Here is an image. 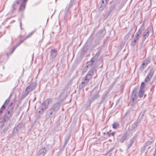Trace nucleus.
Returning <instances> with one entry per match:
<instances>
[{
  "mask_svg": "<svg viewBox=\"0 0 156 156\" xmlns=\"http://www.w3.org/2000/svg\"><path fill=\"white\" fill-rule=\"evenodd\" d=\"M142 32V29L141 28H140L137 32H136L139 34H140Z\"/></svg>",
  "mask_w": 156,
  "mask_h": 156,
  "instance_id": "obj_52",
  "label": "nucleus"
},
{
  "mask_svg": "<svg viewBox=\"0 0 156 156\" xmlns=\"http://www.w3.org/2000/svg\"><path fill=\"white\" fill-rule=\"evenodd\" d=\"M94 67H93L88 72L85 76L83 78V81L79 85V90H81L88 83L94 74Z\"/></svg>",
  "mask_w": 156,
  "mask_h": 156,
  "instance_id": "obj_2",
  "label": "nucleus"
},
{
  "mask_svg": "<svg viewBox=\"0 0 156 156\" xmlns=\"http://www.w3.org/2000/svg\"><path fill=\"white\" fill-rule=\"evenodd\" d=\"M137 89L138 88L137 87H135L131 92L130 95V99L133 101H135L137 98Z\"/></svg>",
  "mask_w": 156,
  "mask_h": 156,
  "instance_id": "obj_9",
  "label": "nucleus"
},
{
  "mask_svg": "<svg viewBox=\"0 0 156 156\" xmlns=\"http://www.w3.org/2000/svg\"><path fill=\"white\" fill-rule=\"evenodd\" d=\"M106 4H106V2H105V4H104V5L101 4V6L99 8V10L101 11H102V10H103L105 7Z\"/></svg>",
  "mask_w": 156,
  "mask_h": 156,
  "instance_id": "obj_39",
  "label": "nucleus"
},
{
  "mask_svg": "<svg viewBox=\"0 0 156 156\" xmlns=\"http://www.w3.org/2000/svg\"><path fill=\"white\" fill-rule=\"evenodd\" d=\"M99 85H97L91 91V95L90 96L88 99L87 104L88 106H90L91 103L95 100L99 98L100 95L99 93L100 89L98 90Z\"/></svg>",
  "mask_w": 156,
  "mask_h": 156,
  "instance_id": "obj_1",
  "label": "nucleus"
},
{
  "mask_svg": "<svg viewBox=\"0 0 156 156\" xmlns=\"http://www.w3.org/2000/svg\"><path fill=\"white\" fill-rule=\"evenodd\" d=\"M88 47V44L87 42L81 49V54L83 55L87 52L89 49Z\"/></svg>",
  "mask_w": 156,
  "mask_h": 156,
  "instance_id": "obj_14",
  "label": "nucleus"
},
{
  "mask_svg": "<svg viewBox=\"0 0 156 156\" xmlns=\"http://www.w3.org/2000/svg\"><path fill=\"white\" fill-rule=\"evenodd\" d=\"M37 84L35 82H32V83L30 84L29 85L30 87H31V88L33 90H34Z\"/></svg>",
  "mask_w": 156,
  "mask_h": 156,
  "instance_id": "obj_33",
  "label": "nucleus"
},
{
  "mask_svg": "<svg viewBox=\"0 0 156 156\" xmlns=\"http://www.w3.org/2000/svg\"><path fill=\"white\" fill-rule=\"evenodd\" d=\"M131 108L134 111H137L138 109V104L137 105L133 106H131Z\"/></svg>",
  "mask_w": 156,
  "mask_h": 156,
  "instance_id": "obj_40",
  "label": "nucleus"
},
{
  "mask_svg": "<svg viewBox=\"0 0 156 156\" xmlns=\"http://www.w3.org/2000/svg\"><path fill=\"white\" fill-rule=\"evenodd\" d=\"M153 141H147L145 144V145L146 146H149L150 145H151L153 143Z\"/></svg>",
  "mask_w": 156,
  "mask_h": 156,
  "instance_id": "obj_44",
  "label": "nucleus"
},
{
  "mask_svg": "<svg viewBox=\"0 0 156 156\" xmlns=\"http://www.w3.org/2000/svg\"><path fill=\"white\" fill-rule=\"evenodd\" d=\"M100 55V52L98 51L93 57H94V59L95 60H97V57L99 56Z\"/></svg>",
  "mask_w": 156,
  "mask_h": 156,
  "instance_id": "obj_41",
  "label": "nucleus"
},
{
  "mask_svg": "<svg viewBox=\"0 0 156 156\" xmlns=\"http://www.w3.org/2000/svg\"><path fill=\"white\" fill-rule=\"evenodd\" d=\"M101 4H105V3L104 1L103 0H102V3Z\"/></svg>",
  "mask_w": 156,
  "mask_h": 156,
  "instance_id": "obj_59",
  "label": "nucleus"
},
{
  "mask_svg": "<svg viewBox=\"0 0 156 156\" xmlns=\"http://www.w3.org/2000/svg\"><path fill=\"white\" fill-rule=\"evenodd\" d=\"M33 90L31 88V87H30L29 85H28L26 87L25 92L27 93V94H28Z\"/></svg>",
  "mask_w": 156,
  "mask_h": 156,
  "instance_id": "obj_30",
  "label": "nucleus"
},
{
  "mask_svg": "<svg viewBox=\"0 0 156 156\" xmlns=\"http://www.w3.org/2000/svg\"><path fill=\"white\" fill-rule=\"evenodd\" d=\"M140 35V34H139L138 33H136L135 35V37L134 38H136V39H138V40H139V37L141 36Z\"/></svg>",
  "mask_w": 156,
  "mask_h": 156,
  "instance_id": "obj_47",
  "label": "nucleus"
},
{
  "mask_svg": "<svg viewBox=\"0 0 156 156\" xmlns=\"http://www.w3.org/2000/svg\"><path fill=\"white\" fill-rule=\"evenodd\" d=\"M20 28L21 29H22V23H21V20H20Z\"/></svg>",
  "mask_w": 156,
  "mask_h": 156,
  "instance_id": "obj_58",
  "label": "nucleus"
},
{
  "mask_svg": "<svg viewBox=\"0 0 156 156\" xmlns=\"http://www.w3.org/2000/svg\"><path fill=\"white\" fill-rule=\"evenodd\" d=\"M110 154L109 153H108V151H107L106 153V154L107 155L108 154Z\"/></svg>",
  "mask_w": 156,
  "mask_h": 156,
  "instance_id": "obj_63",
  "label": "nucleus"
},
{
  "mask_svg": "<svg viewBox=\"0 0 156 156\" xmlns=\"http://www.w3.org/2000/svg\"><path fill=\"white\" fill-rule=\"evenodd\" d=\"M52 100L50 98L44 101L42 104L37 108L36 112L40 115L48 107V105L51 103Z\"/></svg>",
  "mask_w": 156,
  "mask_h": 156,
  "instance_id": "obj_3",
  "label": "nucleus"
},
{
  "mask_svg": "<svg viewBox=\"0 0 156 156\" xmlns=\"http://www.w3.org/2000/svg\"><path fill=\"white\" fill-rule=\"evenodd\" d=\"M36 31V30H33L32 31L30 32V33L29 34L27 35L26 37L25 38V39H27L30 37Z\"/></svg>",
  "mask_w": 156,
  "mask_h": 156,
  "instance_id": "obj_36",
  "label": "nucleus"
},
{
  "mask_svg": "<svg viewBox=\"0 0 156 156\" xmlns=\"http://www.w3.org/2000/svg\"><path fill=\"white\" fill-rule=\"evenodd\" d=\"M133 30V29H131L129 31L126 35L124 39L126 40H127L130 36V33Z\"/></svg>",
  "mask_w": 156,
  "mask_h": 156,
  "instance_id": "obj_29",
  "label": "nucleus"
},
{
  "mask_svg": "<svg viewBox=\"0 0 156 156\" xmlns=\"http://www.w3.org/2000/svg\"><path fill=\"white\" fill-rule=\"evenodd\" d=\"M96 60L94 59V57H92L90 60L86 63V66L85 68H84L83 70L85 69L87 70L89 68L91 67L94 64Z\"/></svg>",
  "mask_w": 156,
  "mask_h": 156,
  "instance_id": "obj_11",
  "label": "nucleus"
},
{
  "mask_svg": "<svg viewBox=\"0 0 156 156\" xmlns=\"http://www.w3.org/2000/svg\"><path fill=\"white\" fill-rule=\"evenodd\" d=\"M136 134L135 135L131 138L134 140H135L137 138L138 136V133Z\"/></svg>",
  "mask_w": 156,
  "mask_h": 156,
  "instance_id": "obj_50",
  "label": "nucleus"
},
{
  "mask_svg": "<svg viewBox=\"0 0 156 156\" xmlns=\"http://www.w3.org/2000/svg\"><path fill=\"white\" fill-rule=\"evenodd\" d=\"M46 152V149L45 147H43L39 151L37 156H44Z\"/></svg>",
  "mask_w": 156,
  "mask_h": 156,
  "instance_id": "obj_19",
  "label": "nucleus"
},
{
  "mask_svg": "<svg viewBox=\"0 0 156 156\" xmlns=\"http://www.w3.org/2000/svg\"><path fill=\"white\" fill-rule=\"evenodd\" d=\"M12 95L11 94L10 95L9 97L5 101L4 104L2 105L0 109V115H1L3 112V110H4L6 107L8 105L10 101V98Z\"/></svg>",
  "mask_w": 156,
  "mask_h": 156,
  "instance_id": "obj_10",
  "label": "nucleus"
},
{
  "mask_svg": "<svg viewBox=\"0 0 156 156\" xmlns=\"http://www.w3.org/2000/svg\"><path fill=\"white\" fill-rule=\"evenodd\" d=\"M119 126V124L117 122L114 123L112 125V127L113 129H117Z\"/></svg>",
  "mask_w": 156,
  "mask_h": 156,
  "instance_id": "obj_38",
  "label": "nucleus"
},
{
  "mask_svg": "<svg viewBox=\"0 0 156 156\" xmlns=\"http://www.w3.org/2000/svg\"><path fill=\"white\" fill-rule=\"evenodd\" d=\"M47 113L48 114V116L50 119L52 118L55 115L56 113V112L54 111H53L51 108L48 110Z\"/></svg>",
  "mask_w": 156,
  "mask_h": 156,
  "instance_id": "obj_16",
  "label": "nucleus"
},
{
  "mask_svg": "<svg viewBox=\"0 0 156 156\" xmlns=\"http://www.w3.org/2000/svg\"><path fill=\"white\" fill-rule=\"evenodd\" d=\"M26 5L25 4H23L21 3L20 5V8L19 9V11H23L25 8Z\"/></svg>",
  "mask_w": 156,
  "mask_h": 156,
  "instance_id": "obj_28",
  "label": "nucleus"
},
{
  "mask_svg": "<svg viewBox=\"0 0 156 156\" xmlns=\"http://www.w3.org/2000/svg\"><path fill=\"white\" fill-rule=\"evenodd\" d=\"M11 115H9L7 114H5L4 118L3 119L0 121V123H1V126L2 127L4 125V123L8 121L10 119Z\"/></svg>",
  "mask_w": 156,
  "mask_h": 156,
  "instance_id": "obj_12",
  "label": "nucleus"
},
{
  "mask_svg": "<svg viewBox=\"0 0 156 156\" xmlns=\"http://www.w3.org/2000/svg\"><path fill=\"white\" fill-rule=\"evenodd\" d=\"M114 149V147L112 148L109 150L108 151V153H110V154H111V153Z\"/></svg>",
  "mask_w": 156,
  "mask_h": 156,
  "instance_id": "obj_55",
  "label": "nucleus"
},
{
  "mask_svg": "<svg viewBox=\"0 0 156 156\" xmlns=\"http://www.w3.org/2000/svg\"><path fill=\"white\" fill-rule=\"evenodd\" d=\"M23 126V123H19L12 130V136H14L16 133H17L18 131L21 130Z\"/></svg>",
  "mask_w": 156,
  "mask_h": 156,
  "instance_id": "obj_6",
  "label": "nucleus"
},
{
  "mask_svg": "<svg viewBox=\"0 0 156 156\" xmlns=\"http://www.w3.org/2000/svg\"><path fill=\"white\" fill-rule=\"evenodd\" d=\"M113 2H116V3H117V2L119 1V0H113Z\"/></svg>",
  "mask_w": 156,
  "mask_h": 156,
  "instance_id": "obj_60",
  "label": "nucleus"
},
{
  "mask_svg": "<svg viewBox=\"0 0 156 156\" xmlns=\"http://www.w3.org/2000/svg\"><path fill=\"white\" fill-rule=\"evenodd\" d=\"M154 71L155 70L154 68H152L151 69L150 72L147 75L145 79V82H148L150 81V79L154 75Z\"/></svg>",
  "mask_w": 156,
  "mask_h": 156,
  "instance_id": "obj_8",
  "label": "nucleus"
},
{
  "mask_svg": "<svg viewBox=\"0 0 156 156\" xmlns=\"http://www.w3.org/2000/svg\"><path fill=\"white\" fill-rule=\"evenodd\" d=\"M28 94H27V93L25 91L24 94H23L22 95L21 97V99L23 100L24 99Z\"/></svg>",
  "mask_w": 156,
  "mask_h": 156,
  "instance_id": "obj_45",
  "label": "nucleus"
},
{
  "mask_svg": "<svg viewBox=\"0 0 156 156\" xmlns=\"http://www.w3.org/2000/svg\"><path fill=\"white\" fill-rule=\"evenodd\" d=\"M28 0H22V1L21 3L25 4L26 5V3Z\"/></svg>",
  "mask_w": 156,
  "mask_h": 156,
  "instance_id": "obj_54",
  "label": "nucleus"
},
{
  "mask_svg": "<svg viewBox=\"0 0 156 156\" xmlns=\"http://www.w3.org/2000/svg\"><path fill=\"white\" fill-rule=\"evenodd\" d=\"M129 110H128L125 114V116H126V115H129Z\"/></svg>",
  "mask_w": 156,
  "mask_h": 156,
  "instance_id": "obj_57",
  "label": "nucleus"
},
{
  "mask_svg": "<svg viewBox=\"0 0 156 156\" xmlns=\"http://www.w3.org/2000/svg\"><path fill=\"white\" fill-rule=\"evenodd\" d=\"M109 93V91H105L104 94L102 95L101 96V100L102 102H103L107 96V95Z\"/></svg>",
  "mask_w": 156,
  "mask_h": 156,
  "instance_id": "obj_25",
  "label": "nucleus"
},
{
  "mask_svg": "<svg viewBox=\"0 0 156 156\" xmlns=\"http://www.w3.org/2000/svg\"><path fill=\"white\" fill-rule=\"evenodd\" d=\"M67 95L62 92L61 93L59 97V99L61 102L64 100L67 97Z\"/></svg>",
  "mask_w": 156,
  "mask_h": 156,
  "instance_id": "obj_21",
  "label": "nucleus"
},
{
  "mask_svg": "<svg viewBox=\"0 0 156 156\" xmlns=\"http://www.w3.org/2000/svg\"><path fill=\"white\" fill-rule=\"evenodd\" d=\"M131 101V106H135L137 105V103L135 102V101H133L131 100H130Z\"/></svg>",
  "mask_w": 156,
  "mask_h": 156,
  "instance_id": "obj_42",
  "label": "nucleus"
},
{
  "mask_svg": "<svg viewBox=\"0 0 156 156\" xmlns=\"http://www.w3.org/2000/svg\"><path fill=\"white\" fill-rule=\"evenodd\" d=\"M16 48V47H15L14 46H13L12 50L10 51L9 54L11 55L13 52Z\"/></svg>",
  "mask_w": 156,
  "mask_h": 156,
  "instance_id": "obj_48",
  "label": "nucleus"
},
{
  "mask_svg": "<svg viewBox=\"0 0 156 156\" xmlns=\"http://www.w3.org/2000/svg\"><path fill=\"white\" fill-rule=\"evenodd\" d=\"M103 102H101V101L100 102L98 103L100 105H101Z\"/></svg>",
  "mask_w": 156,
  "mask_h": 156,
  "instance_id": "obj_61",
  "label": "nucleus"
},
{
  "mask_svg": "<svg viewBox=\"0 0 156 156\" xmlns=\"http://www.w3.org/2000/svg\"><path fill=\"white\" fill-rule=\"evenodd\" d=\"M147 147V146H146V145H145L144 144V146L141 149V152H144Z\"/></svg>",
  "mask_w": 156,
  "mask_h": 156,
  "instance_id": "obj_51",
  "label": "nucleus"
},
{
  "mask_svg": "<svg viewBox=\"0 0 156 156\" xmlns=\"http://www.w3.org/2000/svg\"><path fill=\"white\" fill-rule=\"evenodd\" d=\"M145 111H144L143 112V113H140V119H143V116L144 115L145 113Z\"/></svg>",
  "mask_w": 156,
  "mask_h": 156,
  "instance_id": "obj_49",
  "label": "nucleus"
},
{
  "mask_svg": "<svg viewBox=\"0 0 156 156\" xmlns=\"http://www.w3.org/2000/svg\"><path fill=\"white\" fill-rule=\"evenodd\" d=\"M26 39H25V38H24L23 40H20V41L19 42H18V43H17V44L16 45V46H14L16 48L17 47L19 46Z\"/></svg>",
  "mask_w": 156,
  "mask_h": 156,
  "instance_id": "obj_43",
  "label": "nucleus"
},
{
  "mask_svg": "<svg viewBox=\"0 0 156 156\" xmlns=\"http://www.w3.org/2000/svg\"><path fill=\"white\" fill-rule=\"evenodd\" d=\"M145 87V84L144 82H142L141 83L140 85V90H144V88Z\"/></svg>",
  "mask_w": 156,
  "mask_h": 156,
  "instance_id": "obj_35",
  "label": "nucleus"
},
{
  "mask_svg": "<svg viewBox=\"0 0 156 156\" xmlns=\"http://www.w3.org/2000/svg\"><path fill=\"white\" fill-rule=\"evenodd\" d=\"M70 138V135H69L67 137H66L65 139V142L64 145L63 146V148L65 147L67 145L68 142Z\"/></svg>",
  "mask_w": 156,
  "mask_h": 156,
  "instance_id": "obj_27",
  "label": "nucleus"
},
{
  "mask_svg": "<svg viewBox=\"0 0 156 156\" xmlns=\"http://www.w3.org/2000/svg\"><path fill=\"white\" fill-rule=\"evenodd\" d=\"M138 40H138V39H136V38H134L130 42V44L131 46H134L136 44L138 43Z\"/></svg>",
  "mask_w": 156,
  "mask_h": 156,
  "instance_id": "obj_24",
  "label": "nucleus"
},
{
  "mask_svg": "<svg viewBox=\"0 0 156 156\" xmlns=\"http://www.w3.org/2000/svg\"><path fill=\"white\" fill-rule=\"evenodd\" d=\"M105 30V29H101L97 33L96 36L103 38L105 35V33L104 32Z\"/></svg>",
  "mask_w": 156,
  "mask_h": 156,
  "instance_id": "obj_17",
  "label": "nucleus"
},
{
  "mask_svg": "<svg viewBox=\"0 0 156 156\" xmlns=\"http://www.w3.org/2000/svg\"><path fill=\"white\" fill-rule=\"evenodd\" d=\"M13 104V103L12 102H11L10 103V104L9 105V106L8 107V108H9V109L11 108L12 107V109H13V107L12 106Z\"/></svg>",
  "mask_w": 156,
  "mask_h": 156,
  "instance_id": "obj_53",
  "label": "nucleus"
},
{
  "mask_svg": "<svg viewBox=\"0 0 156 156\" xmlns=\"http://www.w3.org/2000/svg\"><path fill=\"white\" fill-rule=\"evenodd\" d=\"M112 11L108 10V11H107L106 12V14L104 16V18L105 19L107 18L110 15L112 12Z\"/></svg>",
  "mask_w": 156,
  "mask_h": 156,
  "instance_id": "obj_34",
  "label": "nucleus"
},
{
  "mask_svg": "<svg viewBox=\"0 0 156 156\" xmlns=\"http://www.w3.org/2000/svg\"><path fill=\"white\" fill-rule=\"evenodd\" d=\"M102 39V38H101L100 37H97V36H96V38L95 40V44H92L90 45V46L92 49L95 47L97 45L99 44L100 43V41Z\"/></svg>",
  "mask_w": 156,
  "mask_h": 156,
  "instance_id": "obj_13",
  "label": "nucleus"
},
{
  "mask_svg": "<svg viewBox=\"0 0 156 156\" xmlns=\"http://www.w3.org/2000/svg\"><path fill=\"white\" fill-rule=\"evenodd\" d=\"M2 57H0V61L1 62H2Z\"/></svg>",
  "mask_w": 156,
  "mask_h": 156,
  "instance_id": "obj_62",
  "label": "nucleus"
},
{
  "mask_svg": "<svg viewBox=\"0 0 156 156\" xmlns=\"http://www.w3.org/2000/svg\"><path fill=\"white\" fill-rule=\"evenodd\" d=\"M61 103L59 102H57L53 104V106L51 108L55 111L56 113L59 110L61 105Z\"/></svg>",
  "mask_w": 156,
  "mask_h": 156,
  "instance_id": "obj_15",
  "label": "nucleus"
},
{
  "mask_svg": "<svg viewBox=\"0 0 156 156\" xmlns=\"http://www.w3.org/2000/svg\"><path fill=\"white\" fill-rule=\"evenodd\" d=\"M149 63V61L148 59H145L141 64L140 67L144 69L147 66L148 64Z\"/></svg>",
  "mask_w": 156,
  "mask_h": 156,
  "instance_id": "obj_22",
  "label": "nucleus"
},
{
  "mask_svg": "<svg viewBox=\"0 0 156 156\" xmlns=\"http://www.w3.org/2000/svg\"><path fill=\"white\" fill-rule=\"evenodd\" d=\"M21 0H16L12 5V8L13 9H15L17 6L20 3Z\"/></svg>",
  "mask_w": 156,
  "mask_h": 156,
  "instance_id": "obj_23",
  "label": "nucleus"
},
{
  "mask_svg": "<svg viewBox=\"0 0 156 156\" xmlns=\"http://www.w3.org/2000/svg\"><path fill=\"white\" fill-rule=\"evenodd\" d=\"M135 140L132 139H131L129 140L130 144L128 145L127 149H129L132 145Z\"/></svg>",
  "mask_w": 156,
  "mask_h": 156,
  "instance_id": "obj_32",
  "label": "nucleus"
},
{
  "mask_svg": "<svg viewBox=\"0 0 156 156\" xmlns=\"http://www.w3.org/2000/svg\"><path fill=\"white\" fill-rule=\"evenodd\" d=\"M50 58L52 59L54 58L56 56L57 52L55 49H52L50 51Z\"/></svg>",
  "mask_w": 156,
  "mask_h": 156,
  "instance_id": "obj_18",
  "label": "nucleus"
},
{
  "mask_svg": "<svg viewBox=\"0 0 156 156\" xmlns=\"http://www.w3.org/2000/svg\"><path fill=\"white\" fill-rule=\"evenodd\" d=\"M12 107L11 108L9 109V108H8V109L7 110V112L5 114L11 115V112H12Z\"/></svg>",
  "mask_w": 156,
  "mask_h": 156,
  "instance_id": "obj_37",
  "label": "nucleus"
},
{
  "mask_svg": "<svg viewBox=\"0 0 156 156\" xmlns=\"http://www.w3.org/2000/svg\"><path fill=\"white\" fill-rule=\"evenodd\" d=\"M137 126L138 125L137 124V122H135L131 125V126L130 128L131 130H134L137 127Z\"/></svg>",
  "mask_w": 156,
  "mask_h": 156,
  "instance_id": "obj_26",
  "label": "nucleus"
},
{
  "mask_svg": "<svg viewBox=\"0 0 156 156\" xmlns=\"http://www.w3.org/2000/svg\"><path fill=\"white\" fill-rule=\"evenodd\" d=\"M156 80V78L155 77H154L152 81L150 83V84H152Z\"/></svg>",
  "mask_w": 156,
  "mask_h": 156,
  "instance_id": "obj_56",
  "label": "nucleus"
},
{
  "mask_svg": "<svg viewBox=\"0 0 156 156\" xmlns=\"http://www.w3.org/2000/svg\"><path fill=\"white\" fill-rule=\"evenodd\" d=\"M76 1L75 0H70L69 3L68 4L66 8L65 11V18L69 14V9L73 5L76 3Z\"/></svg>",
  "mask_w": 156,
  "mask_h": 156,
  "instance_id": "obj_4",
  "label": "nucleus"
},
{
  "mask_svg": "<svg viewBox=\"0 0 156 156\" xmlns=\"http://www.w3.org/2000/svg\"><path fill=\"white\" fill-rule=\"evenodd\" d=\"M115 134V132H114L111 133H109V132H107V134L108 135L109 137H110L111 136H113Z\"/></svg>",
  "mask_w": 156,
  "mask_h": 156,
  "instance_id": "obj_46",
  "label": "nucleus"
},
{
  "mask_svg": "<svg viewBox=\"0 0 156 156\" xmlns=\"http://www.w3.org/2000/svg\"><path fill=\"white\" fill-rule=\"evenodd\" d=\"M117 5V3L115 2H112L111 3V5L109 7V10L112 12L115 9V6Z\"/></svg>",
  "mask_w": 156,
  "mask_h": 156,
  "instance_id": "obj_20",
  "label": "nucleus"
},
{
  "mask_svg": "<svg viewBox=\"0 0 156 156\" xmlns=\"http://www.w3.org/2000/svg\"><path fill=\"white\" fill-rule=\"evenodd\" d=\"M144 90H140L138 96L140 98H141L143 97L144 94Z\"/></svg>",
  "mask_w": 156,
  "mask_h": 156,
  "instance_id": "obj_31",
  "label": "nucleus"
},
{
  "mask_svg": "<svg viewBox=\"0 0 156 156\" xmlns=\"http://www.w3.org/2000/svg\"><path fill=\"white\" fill-rule=\"evenodd\" d=\"M106 4H107L108 2V1H109V0H106Z\"/></svg>",
  "mask_w": 156,
  "mask_h": 156,
  "instance_id": "obj_64",
  "label": "nucleus"
},
{
  "mask_svg": "<svg viewBox=\"0 0 156 156\" xmlns=\"http://www.w3.org/2000/svg\"><path fill=\"white\" fill-rule=\"evenodd\" d=\"M152 27L151 26H149L145 30L143 35L142 41L143 42L144 41L146 38H147L149 35L150 32L151 31Z\"/></svg>",
  "mask_w": 156,
  "mask_h": 156,
  "instance_id": "obj_7",
  "label": "nucleus"
},
{
  "mask_svg": "<svg viewBox=\"0 0 156 156\" xmlns=\"http://www.w3.org/2000/svg\"><path fill=\"white\" fill-rule=\"evenodd\" d=\"M128 136V134L127 132H126L124 134H121L118 136L117 138L118 141L123 143L125 140H127Z\"/></svg>",
  "mask_w": 156,
  "mask_h": 156,
  "instance_id": "obj_5",
  "label": "nucleus"
}]
</instances>
